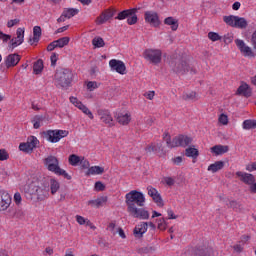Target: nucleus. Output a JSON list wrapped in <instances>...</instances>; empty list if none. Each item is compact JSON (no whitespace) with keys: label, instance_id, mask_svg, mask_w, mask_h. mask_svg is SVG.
<instances>
[{"label":"nucleus","instance_id":"obj_49","mask_svg":"<svg viewBox=\"0 0 256 256\" xmlns=\"http://www.w3.org/2000/svg\"><path fill=\"white\" fill-rule=\"evenodd\" d=\"M89 219L81 216V215H76V222L78 225H87Z\"/></svg>","mask_w":256,"mask_h":256},{"label":"nucleus","instance_id":"obj_3","mask_svg":"<svg viewBox=\"0 0 256 256\" xmlns=\"http://www.w3.org/2000/svg\"><path fill=\"white\" fill-rule=\"evenodd\" d=\"M73 81V72L69 69L61 68L54 75V83L59 89H67Z\"/></svg>","mask_w":256,"mask_h":256},{"label":"nucleus","instance_id":"obj_35","mask_svg":"<svg viewBox=\"0 0 256 256\" xmlns=\"http://www.w3.org/2000/svg\"><path fill=\"white\" fill-rule=\"evenodd\" d=\"M62 13L66 16V19H71V17H75L79 13V9L67 8Z\"/></svg>","mask_w":256,"mask_h":256},{"label":"nucleus","instance_id":"obj_34","mask_svg":"<svg viewBox=\"0 0 256 256\" xmlns=\"http://www.w3.org/2000/svg\"><path fill=\"white\" fill-rule=\"evenodd\" d=\"M69 165H72V167H77L79 163L81 162V156H77L76 154H72L68 157Z\"/></svg>","mask_w":256,"mask_h":256},{"label":"nucleus","instance_id":"obj_26","mask_svg":"<svg viewBox=\"0 0 256 256\" xmlns=\"http://www.w3.org/2000/svg\"><path fill=\"white\" fill-rule=\"evenodd\" d=\"M104 173H105V168L101 166H92L88 168L85 175L89 177L91 175H103Z\"/></svg>","mask_w":256,"mask_h":256},{"label":"nucleus","instance_id":"obj_12","mask_svg":"<svg viewBox=\"0 0 256 256\" xmlns=\"http://www.w3.org/2000/svg\"><path fill=\"white\" fill-rule=\"evenodd\" d=\"M144 20H145V23H147L151 27H159V25H161V20L159 19V13L153 10H148L144 12Z\"/></svg>","mask_w":256,"mask_h":256},{"label":"nucleus","instance_id":"obj_24","mask_svg":"<svg viewBox=\"0 0 256 256\" xmlns=\"http://www.w3.org/2000/svg\"><path fill=\"white\" fill-rule=\"evenodd\" d=\"M164 25H168L172 31H177L179 29V20L170 16L164 19Z\"/></svg>","mask_w":256,"mask_h":256},{"label":"nucleus","instance_id":"obj_42","mask_svg":"<svg viewBox=\"0 0 256 256\" xmlns=\"http://www.w3.org/2000/svg\"><path fill=\"white\" fill-rule=\"evenodd\" d=\"M156 223L160 231H165L167 229V221L165 220V218L157 219Z\"/></svg>","mask_w":256,"mask_h":256},{"label":"nucleus","instance_id":"obj_53","mask_svg":"<svg viewBox=\"0 0 256 256\" xmlns=\"http://www.w3.org/2000/svg\"><path fill=\"white\" fill-rule=\"evenodd\" d=\"M13 217L15 219H23V217H25V212H23L21 209H17L15 210Z\"/></svg>","mask_w":256,"mask_h":256},{"label":"nucleus","instance_id":"obj_57","mask_svg":"<svg viewBox=\"0 0 256 256\" xmlns=\"http://www.w3.org/2000/svg\"><path fill=\"white\" fill-rule=\"evenodd\" d=\"M94 189L95 191H105V185L101 181H98L95 183Z\"/></svg>","mask_w":256,"mask_h":256},{"label":"nucleus","instance_id":"obj_5","mask_svg":"<svg viewBox=\"0 0 256 256\" xmlns=\"http://www.w3.org/2000/svg\"><path fill=\"white\" fill-rule=\"evenodd\" d=\"M223 21L226 25H229V27H234L236 29H247V26L249 25L247 19L235 15L224 16Z\"/></svg>","mask_w":256,"mask_h":256},{"label":"nucleus","instance_id":"obj_33","mask_svg":"<svg viewBox=\"0 0 256 256\" xmlns=\"http://www.w3.org/2000/svg\"><path fill=\"white\" fill-rule=\"evenodd\" d=\"M103 203H107V197H101L96 200L88 201V205H91L92 207H101Z\"/></svg>","mask_w":256,"mask_h":256},{"label":"nucleus","instance_id":"obj_37","mask_svg":"<svg viewBox=\"0 0 256 256\" xmlns=\"http://www.w3.org/2000/svg\"><path fill=\"white\" fill-rule=\"evenodd\" d=\"M135 10H124L118 14L116 19L123 21V19H128L129 15H134Z\"/></svg>","mask_w":256,"mask_h":256},{"label":"nucleus","instance_id":"obj_21","mask_svg":"<svg viewBox=\"0 0 256 256\" xmlns=\"http://www.w3.org/2000/svg\"><path fill=\"white\" fill-rule=\"evenodd\" d=\"M147 229H149V224H147V222L139 223L134 228V231H133L134 236L137 239H141V237H143V235H145V233H147Z\"/></svg>","mask_w":256,"mask_h":256},{"label":"nucleus","instance_id":"obj_48","mask_svg":"<svg viewBox=\"0 0 256 256\" xmlns=\"http://www.w3.org/2000/svg\"><path fill=\"white\" fill-rule=\"evenodd\" d=\"M107 231L112 235H117V224H115V222H110L107 226Z\"/></svg>","mask_w":256,"mask_h":256},{"label":"nucleus","instance_id":"obj_41","mask_svg":"<svg viewBox=\"0 0 256 256\" xmlns=\"http://www.w3.org/2000/svg\"><path fill=\"white\" fill-rule=\"evenodd\" d=\"M182 98L185 101H195V99H197V93L196 92H186L182 95Z\"/></svg>","mask_w":256,"mask_h":256},{"label":"nucleus","instance_id":"obj_7","mask_svg":"<svg viewBox=\"0 0 256 256\" xmlns=\"http://www.w3.org/2000/svg\"><path fill=\"white\" fill-rule=\"evenodd\" d=\"M143 57L149 63H153V65H159L161 63V59L163 57V53L159 49H146L143 52Z\"/></svg>","mask_w":256,"mask_h":256},{"label":"nucleus","instance_id":"obj_17","mask_svg":"<svg viewBox=\"0 0 256 256\" xmlns=\"http://www.w3.org/2000/svg\"><path fill=\"white\" fill-rule=\"evenodd\" d=\"M146 189L148 191L149 197H151V199L154 201V203H156L158 207H163L165 205L161 194L156 188H154L153 186H148Z\"/></svg>","mask_w":256,"mask_h":256},{"label":"nucleus","instance_id":"obj_62","mask_svg":"<svg viewBox=\"0 0 256 256\" xmlns=\"http://www.w3.org/2000/svg\"><path fill=\"white\" fill-rule=\"evenodd\" d=\"M246 171H249L250 173L256 171V161L246 165Z\"/></svg>","mask_w":256,"mask_h":256},{"label":"nucleus","instance_id":"obj_14","mask_svg":"<svg viewBox=\"0 0 256 256\" xmlns=\"http://www.w3.org/2000/svg\"><path fill=\"white\" fill-rule=\"evenodd\" d=\"M109 67L111 71H115V73H119V75H127V66H125V62L117 59H111L109 61Z\"/></svg>","mask_w":256,"mask_h":256},{"label":"nucleus","instance_id":"obj_19","mask_svg":"<svg viewBox=\"0 0 256 256\" xmlns=\"http://www.w3.org/2000/svg\"><path fill=\"white\" fill-rule=\"evenodd\" d=\"M115 119L119 125H129L131 123V113L129 111L117 112L115 114Z\"/></svg>","mask_w":256,"mask_h":256},{"label":"nucleus","instance_id":"obj_9","mask_svg":"<svg viewBox=\"0 0 256 256\" xmlns=\"http://www.w3.org/2000/svg\"><path fill=\"white\" fill-rule=\"evenodd\" d=\"M12 203L13 198L11 197V194L5 190H0V213L9 211Z\"/></svg>","mask_w":256,"mask_h":256},{"label":"nucleus","instance_id":"obj_55","mask_svg":"<svg viewBox=\"0 0 256 256\" xmlns=\"http://www.w3.org/2000/svg\"><path fill=\"white\" fill-rule=\"evenodd\" d=\"M243 249H244V244H242L241 242L233 246V250L235 251V253H243Z\"/></svg>","mask_w":256,"mask_h":256},{"label":"nucleus","instance_id":"obj_4","mask_svg":"<svg viewBox=\"0 0 256 256\" xmlns=\"http://www.w3.org/2000/svg\"><path fill=\"white\" fill-rule=\"evenodd\" d=\"M163 139L166 141V145L169 149H173L175 147H187V145H191V143H193V138L185 135L176 136L171 140L169 133H165L163 135Z\"/></svg>","mask_w":256,"mask_h":256},{"label":"nucleus","instance_id":"obj_45","mask_svg":"<svg viewBox=\"0 0 256 256\" xmlns=\"http://www.w3.org/2000/svg\"><path fill=\"white\" fill-rule=\"evenodd\" d=\"M41 121H43V116H35L32 120L34 129H39L41 127Z\"/></svg>","mask_w":256,"mask_h":256},{"label":"nucleus","instance_id":"obj_6","mask_svg":"<svg viewBox=\"0 0 256 256\" xmlns=\"http://www.w3.org/2000/svg\"><path fill=\"white\" fill-rule=\"evenodd\" d=\"M69 136V131L67 130H47L44 132V137L49 143H59L62 139Z\"/></svg>","mask_w":256,"mask_h":256},{"label":"nucleus","instance_id":"obj_16","mask_svg":"<svg viewBox=\"0 0 256 256\" xmlns=\"http://www.w3.org/2000/svg\"><path fill=\"white\" fill-rule=\"evenodd\" d=\"M97 115L102 123L108 127H113V115H111V111L107 109H98Z\"/></svg>","mask_w":256,"mask_h":256},{"label":"nucleus","instance_id":"obj_18","mask_svg":"<svg viewBox=\"0 0 256 256\" xmlns=\"http://www.w3.org/2000/svg\"><path fill=\"white\" fill-rule=\"evenodd\" d=\"M43 182L48 184L49 193H51V195H56L61 189V183L54 177L47 178Z\"/></svg>","mask_w":256,"mask_h":256},{"label":"nucleus","instance_id":"obj_51","mask_svg":"<svg viewBox=\"0 0 256 256\" xmlns=\"http://www.w3.org/2000/svg\"><path fill=\"white\" fill-rule=\"evenodd\" d=\"M0 40L3 41V43H8V41H11V35L5 34L0 30Z\"/></svg>","mask_w":256,"mask_h":256},{"label":"nucleus","instance_id":"obj_28","mask_svg":"<svg viewBox=\"0 0 256 256\" xmlns=\"http://www.w3.org/2000/svg\"><path fill=\"white\" fill-rule=\"evenodd\" d=\"M238 95H244V97H251V88H249V84L243 83L238 87L237 90Z\"/></svg>","mask_w":256,"mask_h":256},{"label":"nucleus","instance_id":"obj_46","mask_svg":"<svg viewBox=\"0 0 256 256\" xmlns=\"http://www.w3.org/2000/svg\"><path fill=\"white\" fill-rule=\"evenodd\" d=\"M218 122L221 125H229V116H227L226 114H220L218 117Z\"/></svg>","mask_w":256,"mask_h":256},{"label":"nucleus","instance_id":"obj_29","mask_svg":"<svg viewBox=\"0 0 256 256\" xmlns=\"http://www.w3.org/2000/svg\"><path fill=\"white\" fill-rule=\"evenodd\" d=\"M174 71H176V73L183 74L186 71H189V64H187V61H180V62L176 63Z\"/></svg>","mask_w":256,"mask_h":256},{"label":"nucleus","instance_id":"obj_15","mask_svg":"<svg viewBox=\"0 0 256 256\" xmlns=\"http://www.w3.org/2000/svg\"><path fill=\"white\" fill-rule=\"evenodd\" d=\"M235 45L239 49L240 53L244 55V57H255L253 49L249 45H247L242 39H236Z\"/></svg>","mask_w":256,"mask_h":256},{"label":"nucleus","instance_id":"obj_56","mask_svg":"<svg viewBox=\"0 0 256 256\" xmlns=\"http://www.w3.org/2000/svg\"><path fill=\"white\" fill-rule=\"evenodd\" d=\"M59 60V55L57 53H53L50 57L51 65L55 67L57 65V61Z\"/></svg>","mask_w":256,"mask_h":256},{"label":"nucleus","instance_id":"obj_8","mask_svg":"<svg viewBox=\"0 0 256 256\" xmlns=\"http://www.w3.org/2000/svg\"><path fill=\"white\" fill-rule=\"evenodd\" d=\"M43 163L44 167H46L48 171L54 173L55 175H57V172H59L61 169V166H59V159L53 155L46 157Z\"/></svg>","mask_w":256,"mask_h":256},{"label":"nucleus","instance_id":"obj_36","mask_svg":"<svg viewBox=\"0 0 256 256\" xmlns=\"http://www.w3.org/2000/svg\"><path fill=\"white\" fill-rule=\"evenodd\" d=\"M69 41H71V39L69 37L59 38L58 40H55L56 47H59L60 49H63V47L69 45Z\"/></svg>","mask_w":256,"mask_h":256},{"label":"nucleus","instance_id":"obj_64","mask_svg":"<svg viewBox=\"0 0 256 256\" xmlns=\"http://www.w3.org/2000/svg\"><path fill=\"white\" fill-rule=\"evenodd\" d=\"M224 43H226L227 45H229V43H233V36H232V34H226L224 36Z\"/></svg>","mask_w":256,"mask_h":256},{"label":"nucleus","instance_id":"obj_22","mask_svg":"<svg viewBox=\"0 0 256 256\" xmlns=\"http://www.w3.org/2000/svg\"><path fill=\"white\" fill-rule=\"evenodd\" d=\"M115 15L113 10L106 9L104 12L101 13L96 19L97 25H103L104 23H107L109 19H112V17Z\"/></svg>","mask_w":256,"mask_h":256},{"label":"nucleus","instance_id":"obj_23","mask_svg":"<svg viewBox=\"0 0 256 256\" xmlns=\"http://www.w3.org/2000/svg\"><path fill=\"white\" fill-rule=\"evenodd\" d=\"M21 61V56L19 54H10L6 57L5 65L6 67H15Z\"/></svg>","mask_w":256,"mask_h":256},{"label":"nucleus","instance_id":"obj_52","mask_svg":"<svg viewBox=\"0 0 256 256\" xmlns=\"http://www.w3.org/2000/svg\"><path fill=\"white\" fill-rule=\"evenodd\" d=\"M127 23L128 25H135V23H137V15H135V13L129 15L127 18Z\"/></svg>","mask_w":256,"mask_h":256},{"label":"nucleus","instance_id":"obj_63","mask_svg":"<svg viewBox=\"0 0 256 256\" xmlns=\"http://www.w3.org/2000/svg\"><path fill=\"white\" fill-rule=\"evenodd\" d=\"M144 97H146V99H149V101H153L154 97H155V91H148L144 94Z\"/></svg>","mask_w":256,"mask_h":256},{"label":"nucleus","instance_id":"obj_10","mask_svg":"<svg viewBox=\"0 0 256 256\" xmlns=\"http://www.w3.org/2000/svg\"><path fill=\"white\" fill-rule=\"evenodd\" d=\"M23 41H25V28H18L16 37L10 39L8 48L13 51V49H16L19 45H23Z\"/></svg>","mask_w":256,"mask_h":256},{"label":"nucleus","instance_id":"obj_31","mask_svg":"<svg viewBox=\"0 0 256 256\" xmlns=\"http://www.w3.org/2000/svg\"><path fill=\"white\" fill-rule=\"evenodd\" d=\"M242 128H243L245 131H249V130H251V129H256V120H251V119L245 120V121L242 123Z\"/></svg>","mask_w":256,"mask_h":256},{"label":"nucleus","instance_id":"obj_25","mask_svg":"<svg viewBox=\"0 0 256 256\" xmlns=\"http://www.w3.org/2000/svg\"><path fill=\"white\" fill-rule=\"evenodd\" d=\"M41 39V26H34L33 28V38L30 39V45H37Z\"/></svg>","mask_w":256,"mask_h":256},{"label":"nucleus","instance_id":"obj_2","mask_svg":"<svg viewBox=\"0 0 256 256\" xmlns=\"http://www.w3.org/2000/svg\"><path fill=\"white\" fill-rule=\"evenodd\" d=\"M20 191L24 193L26 199L35 201L49 199V184L46 182H42L41 186H38L34 182L28 181L25 185L20 186Z\"/></svg>","mask_w":256,"mask_h":256},{"label":"nucleus","instance_id":"obj_38","mask_svg":"<svg viewBox=\"0 0 256 256\" xmlns=\"http://www.w3.org/2000/svg\"><path fill=\"white\" fill-rule=\"evenodd\" d=\"M33 71L35 75H39L43 71V60H38L34 63Z\"/></svg>","mask_w":256,"mask_h":256},{"label":"nucleus","instance_id":"obj_50","mask_svg":"<svg viewBox=\"0 0 256 256\" xmlns=\"http://www.w3.org/2000/svg\"><path fill=\"white\" fill-rule=\"evenodd\" d=\"M14 203L17 206H19V205H21V203H23V197H21V193L16 192L14 194Z\"/></svg>","mask_w":256,"mask_h":256},{"label":"nucleus","instance_id":"obj_40","mask_svg":"<svg viewBox=\"0 0 256 256\" xmlns=\"http://www.w3.org/2000/svg\"><path fill=\"white\" fill-rule=\"evenodd\" d=\"M92 45L97 49H100L101 47H105V41L101 37H95L92 40Z\"/></svg>","mask_w":256,"mask_h":256},{"label":"nucleus","instance_id":"obj_11","mask_svg":"<svg viewBox=\"0 0 256 256\" xmlns=\"http://www.w3.org/2000/svg\"><path fill=\"white\" fill-rule=\"evenodd\" d=\"M39 145V139L35 136L28 137L26 142H22L19 145V149L23 151V153H33V149Z\"/></svg>","mask_w":256,"mask_h":256},{"label":"nucleus","instance_id":"obj_13","mask_svg":"<svg viewBox=\"0 0 256 256\" xmlns=\"http://www.w3.org/2000/svg\"><path fill=\"white\" fill-rule=\"evenodd\" d=\"M70 103H72L74 107H77L79 111H82L84 115H87V117H89L91 120L95 119L93 112H91V110L85 104H83V102H81L77 97L71 96Z\"/></svg>","mask_w":256,"mask_h":256},{"label":"nucleus","instance_id":"obj_1","mask_svg":"<svg viewBox=\"0 0 256 256\" xmlns=\"http://www.w3.org/2000/svg\"><path fill=\"white\" fill-rule=\"evenodd\" d=\"M145 194L143 192L132 190L125 195V203L127 205V211L134 219H141L146 221L149 219V211L145 207Z\"/></svg>","mask_w":256,"mask_h":256},{"label":"nucleus","instance_id":"obj_58","mask_svg":"<svg viewBox=\"0 0 256 256\" xmlns=\"http://www.w3.org/2000/svg\"><path fill=\"white\" fill-rule=\"evenodd\" d=\"M164 183L168 185V187H173V185H175V179H173L172 177H165Z\"/></svg>","mask_w":256,"mask_h":256},{"label":"nucleus","instance_id":"obj_39","mask_svg":"<svg viewBox=\"0 0 256 256\" xmlns=\"http://www.w3.org/2000/svg\"><path fill=\"white\" fill-rule=\"evenodd\" d=\"M161 143L159 144H151L150 146L146 147V153H157V151H161Z\"/></svg>","mask_w":256,"mask_h":256},{"label":"nucleus","instance_id":"obj_20","mask_svg":"<svg viewBox=\"0 0 256 256\" xmlns=\"http://www.w3.org/2000/svg\"><path fill=\"white\" fill-rule=\"evenodd\" d=\"M236 175H237V177H239V179H240V181H242V183L249 185V187H251V185H253V183H255V176L253 174L238 171V172H236Z\"/></svg>","mask_w":256,"mask_h":256},{"label":"nucleus","instance_id":"obj_47","mask_svg":"<svg viewBox=\"0 0 256 256\" xmlns=\"http://www.w3.org/2000/svg\"><path fill=\"white\" fill-rule=\"evenodd\" d=\"M86 87L88 91H95V89H99V83L95 81H89L87 82Z\"/></svg>","mask_w":256,"mask_h":256},{"label":"nucleus","instance_id":"obj_60","mask_svg":"<svg viewBox=\"0 0 256 256\" xmlns=\"http://www.w3.org/2000/svg\"><path fill=\"white\" fill-rule=\"evenodd\" d=\"M56 175H63V177H65V179L71 180V175H69V173H67V171H65L61 168H60V171L56 172Z\"/></svg>","mask_w":256,"mask_h":256},{"label":"nucleus","instance_id":"obj_61","mask_svg":"<svg viewBox=\"0 0 256 256\" xmlns=\"http://www.w3.org/2000/svg\"><path fill=\"white\" fill-rule=\"evenodd\" d=\"M15 25H19V19H12L7 22V27L11 29V27H15Z\"/></svg>","mask_w":256,"mask_h":256},{"label":"nucleus","instance_id":"obj_32","mask_svg":"<svg viewBox=\"0 0 256 256\" xmlns=\"http://www.w3.org/2000/svg\"><path fill=\"white\" fill-rule=\"evenodd\" d=\"M186 157H192V159H197L199 157V150L193 147H189L185 150Z\"/></svg>","mask_w":256,"mask_h":256},{"label":"nucleus","instance_id":"obj_30","mask_svg":"<svg viewBox=\"0 0 256 256\" xmlns=\"http://www.w3.org/2000/svg\"><path fill=\"white\" fill-rule=\"evenodd\" d=\"M223 167H225V162L216 161L215 163L210 164L208 166L207 171H211V173H217V171H221V169H223Z\"/></svg>","mask_w":256,"mask_h":256},{"label":"nucleus","instance_id":"obj_43","mask_svg":"<svg viewBox=\"0 0 256 256\" xmlns=\"http://www.w3.org/2000/svg\"><path fill=\"white\" fill-rule=\"evenodd\" d=\"M208 39H210V41L215 42V41H221L222 37L217 32H209Z\"/></svg>","mask_w":256,"mask_h":256},{"label":"nucleus","instance_id":"obj_59","mask_svg":"<svg viewBox=\"0 0 256 256\" xmlns=\"http://www.w3.org/2000/svg\"><path fill=\"white\" fill-rule=\"evenodd\" d=\"M119 235V237L121 238V239H127V235H125V231L123 230V228H121V227H118L117 229H116V235Z\"/></svg>","mask_w":256,"mask_h":256},{"label":"nucleus","instance_id":"obj_54","mask_svg":"<svg viewBox=\"0 0 256 256\" xmlns=\"http://www.w3.org/2000/svg\"><path fill=\"white\" fill-rule=\"evenodd\" d=\"M9 159V153H7V150L0 149V161H7Z\"/></svg>","mask_w":256,"mask_h":256},{"label":"nucleus","instance_id":"obj_44","mask_svg":"<svg viewBox=\"0 0 256 256\" xmlns=\"http://www.w3.org/2000/svg\"><path fill=\"white\" fill-rule=\"evenodd\" d=\"M79 165H81L82 169H87V171H89L91 167V163H89V160L85 159L83 156H81Z\"/></svg>","mask_w":256,"mask_h":256},{"label":"nucleus","instance_id":"obj_27","mask_svg":"<svg viewBox=\"0 0 256 256\" xmlns=\"http://www.w3.org/2000/svg\"><path fill=\"white\" fill-rule=\"evenodd\" d=\"M211 153L214 155H223L229 151V146L215 145L210 148Z\"/></svg>","mask_w":256,"mask_h":256}]
</instances>
